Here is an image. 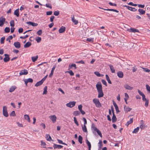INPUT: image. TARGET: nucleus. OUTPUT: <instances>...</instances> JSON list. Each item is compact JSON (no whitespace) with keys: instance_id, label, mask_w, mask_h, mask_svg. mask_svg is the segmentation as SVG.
<instances>
[{"instance_id":"nucleus-32","label":"nucleus","mask_w":150,"mask_h":150,"mask_svg":"<svg viewBox=\"0 0 150 150\" xmlns=\"http://www.w3.org/2000/svg\"><path fill=\"white\" fill-rule=\"evenodd\" d=\"M19 9H17L15 10L14 12V14L16 15L18 17L19 16Z\"/></svg>"},{"instance_id":"nucleus-8","label":"nucleus","mask_w":150,"mask_h":150,"mask_svg":"<svg viewBox=\"0 0 150 150\" xmlns=\"http://www.w3.org/2000/svg\"><path fill=\"white\" fill-rule=\"evenodd\" d=\"M28 74V72L27 71L26 69H24L21 70L20 73L19 74L20 75H27Z\"/></svg>"},{"instance_id":"nucleus-53","label":"nucleus","mask_w":150,"mask_h":150,"mask_svg":"<svg viewBox=\"0 0 150 150\" xmlns=\"http://www.w3.org/2000/svg\"><path fill=\"white\" fill-rule=\"evenodd\" d=\"M59 14V12L58 11H55L54 12V14L55 16H58Z\"/></svg>"},{"instance_id":"nucleus-21","label":"nucleus","mask_w":150,"mask_h":150,"mask_svg":"<svg viewBox=\"0 0 150 150\" xmlns=\"http://www.w3.org/2000/svg\"><path fill=\"white\" fill-rule=\"evenodd\" d=\"M141 121L142 123H141V125H140V128L141 129H143L145 128V126L144 123L143 122V121L142 120Z\"/></svg>"},{"instance_id":"nucleus-55","label":"nucleus","mask_w":150,"mask_h":150,"mask_svg":"<svg viewBox=\"0 0 150 150\" xmlns=\"http://www.w3.org/2000/svg\"><path fill=\"white\" fill-rule=\"evenodd\" d=\"M96 132L100 136L102 137V135L101 133V132L99 131L98 129L96 131Z\"/></svg>"},{"instance_id":"nucleus-61","label":"nucleus","mask_w":150,"mask_h":150,"mask_svg":"<svg viewBox=\"0 0 150 150\" xmlns=\"http://www.w3.org/2000/svg\"><path fill=\"white\" fill-rule=\"evenodd\" d=\"M102 83L103 84L105 85L106 86H107V83H106V81H105V80L104 79H102Z\"/></svg>"},{"instance_id":"nucleus-16","label":"nucleus","mask_w":150,"mask_h":150,"mask_svg":"<svg viewBox=\"0 0 150 150\" xmlns=\"http://www.w3.org/2000/svg\"><path fill=\"white\" fill-rule=\"evenodd\" d=\"M27 23L29 25H31L33 26H36L38 25V24L37 23H33L31 21H29L27 22Z\"/></svg>"},{"instance_id":"nucleus-34","label":"nucleus","mask_w":150,"mask_h":150,"mask_svg":"<svg viewBox=\"0 0 150 150\" xmlns=\"http://www.w3.org/2000/svg\"><path fill=\"white\" fill-rule=\"evenodd\" d=\"M43 82L41 80L38 82H37L35 84V86H38L41 85L42 83Z\"/></svg>"},{"instance_id":"nucleus-42","label":"nucleus","mask_w":150,"mask_h":150,"mask_svg":"<svg viewBox=\"0 0 150 150\" xmlns=\"http://www.w3.org/2000/svg\"><path fill=\"white\" fill-rule=\"evenodd\" d=\"M13 37L12 35L9 36L8 38L6 39V40L7 41H8L9 42H11L10 40L13 39Z\"/></svg>"},{"instance_id":"nucleus-6","label":"nucleus","mask_w":150,"mask_h":150,"mask_svg":"<svg viewBox=\"0 0 150 150\" xmlns=\"http://www.w3.org/2000/svg\"><path fill=\"white\" fill-rule=\"evenodd\" d=\"M124 87L126 89L129 90H131L133 89V87L130 86L127 84H125L124 85Z\"/></svg>"},{"instance_id":"nucleus-15","label":"nucleus","mask_w":150,"mask_h":150,"mask_svg":"<svg viewBox=\"0 0 150 150\" xmlns=\"http://www.w3.org/2000/svg\"><path fill=\"white\" fill-rule=\"evenodd\" d=\"M53 147L54 149L57 148H58V149H60L63 147V146L61 145H57L54 144L53 145Z\"/></svg>"},{"instance_id":"nucleus-30","label":"nucleus","mask_w":150,"mask_h":150,"mask_svg":"<svg viewBox=\"0 0 150 150\" xmlns=\"http://www.w3.org/2000/svg\"><path fill=\"white\" fill-rule=\"evenodd\" d=\"M130 30V32H132L134 33L139 32V31L138 30L135 29L134 28H131Z\"/></svg>"},{"instance_id":"nucleus-19","label":"nucleus","mask_w":150,"mask_h":150,"mask_svg":"<svg viewBox=\"0 0 150 150\" xmlns=\"http://www.w3.org/2000/svg\"><path fill=\"white\" fill-rule=\"evenodd\" d=\"M100 8H101L100 7ZM101 9H103L104 10L113 11L114 12H115L116 13H118L119 12L117 10H115V9H104V8H101Z\"/></svg>"},{"instance_id":"nucleus-5","label":"nucleus","mask_w":150,"mask_h":150,"mask_svg":"<svg viewBox=\"0 0 150 150\" xmlns=\"http://www.w3.org/2000/svg\"><path fill=\"white\" fill-rule=\"evenodd\" d=\"M123 6L124 7H126L128 10L132 11L135 12L137 11V9L134 8H132L130 6L126 5H124Z\"/></svg>"},{"instance_id":"nucleus-40","label":"nucleus","mask_w":150,"mask_h":150,"mask_svg":"<svg viewBox=\"0 0 150 150\" xmlns=\"http://www.w3.org/2000/svg\"><path fill=\"white\" fill-rule=\"evenodd\" d=\"M82 139H83L82 137L80 135L78 137V141L81 144L82 143Z\"/></svg>"},{"instance_id":"nucleus-64","label":"nucleus","mask_w":150,"mask_h":150,"mask_svg":"<svg viewBox=\"0 0 150 150\" xmlns=\"http://www.w3.org/2000/svg\"><path fill=\"white\" fill-rule=\"evenodd\" d=\"M23 29L22 28H20L19 29L18 31L19 33H21L23 32Z\"/></svg>"},{"instance_id":"nucleus-63","label":"nucleus","mask_w":150,"mask_h":150,"mask_svg":"<svg viewBox=\"0 0 150 150\" xmlns=\"http://www.w3.org/2000/svg\"><path fill=\"white\" fill-rule=\"evenodd\" d=\"M138 92L139 93V94L140 95L142 96H143V95H144V93H143L142 92L139 90H138Z\"/></svg>"},{"instance_id":"nucleus-37","label":"nucleus","mask_w":150,"mask_h":150,"mask_svg":"<svg viewBox=\"0 0 150 150\" xmlns=\"http://www.w3.org/2000/svg\"><path fill=\"white\" fill-rule=\"evenodd\" d=\"M139 127H137V128L135 129L134 130L132 131V132L133 133H137L139 131Z\"/></svg>"},{"instance_id":"nucleus-10","label":"nucleus","mask_w":150,"mask_h":150,"mask_svg":"<svg viewBox=\"0 0 150 150\" xmlns=\"http://www.w3.org/2000/svg\"><path fill=\"white\" fill-rule=\"evenodd\" d=\"M14 45L16 48L17 49L21 47L20 43L18 42H15L14 43Z\"/></svg>"},{"instance_id":"nucleus-51","label":"nucleus","mask_w":150,"mask_h":150,"mask_svg":"<svg viewBox=\"0 0 150 150\" xmlns=\"http://www.w3.org/2000/svg\"><path fill=\"white\" fill-rule=\"evenodd\" d=\"M42 33V31L41 30H39L37 32V34L39 35H41Z\"/></svg>"},{"instance_id":"nucleus-58","label":"nucleus","mask_w":150,"mask_h":150,"mask_svg":"<svg viewBox=\"0 0 150 150\" xmlns=\"http://www.w3.org/2000/svg\"><path fill=\"white\" fill-rule=\"evenodd\" d=\"M67 72L71 76H73L74 74V73L71 70H70L69 71H68Z\"/></svg>"},{"instance_id":"nucleus-7","label":"nucleus","mask_w":150,"mask_h":150,"mask_svg":"<svg viewBox=\"0 0 150 150\" xmlns=\"http://www.w3.org/2000/svg\"><path fill=\"white\" fill-rule=\"evenodd\" d=\"M49 117L50 120L52 121L53 123L55 122L56 121L57 117L55 115H53L50 116Z\"/></svg>"},{"instance_id":"nucleus-44","label":"nucleus","mask_w":150,"mask_h":150,"mask_svg":"<svg viewBox=\"0 0 150 150\" xmlns=\"http://www.w3.org/2000/svg\"><path fill=\"white\" fill-rule=\"evenodd\" d=\"M74 121L75 123L77 126H78L79 125V123L76 120V118L75 117H74Z\"/></svg>"},{"instance_id":"nucleus-38","label":"nucleus","mask_w":150,"mask_h":150,"mask_svg":"<svg viewBox=\"0 0 150 150\" xmlns=\"http://www.w3.org/2000/svg\"><path fill=\"white\" fill-rule=\"evenodd\" d=\"M46 138L47 140L50 141L52 140L51 137L49 134H46Z\"/></svg>"},{"instance_id":"nucleus-14","label":"nucleus","mask_w":150,"mask_h":150,"mask_svg":"<svg viewBox=\"0 0 150 150\" xmlns=\"http://www.w3.org/2000/svg\"><path fill=\"white\" fill-rule=\"evenodd\" d=\"M56 67V65H54V66L52 68V70L51 71V73L49 75V77H51L53 75L54 70L55 69Z\"/></svg>"},{"instance_id":"nucleus-24","label":"nucleus","mask_w":150,"mask_h":150,"mask_svg":"<svg viewBox=\"0 0 150 150\" xmlns=\"http://www.w3.org/2000/svg\"><path fill=\"white\" fill-rule=\"evenodd\" d=\"M98 97L99 98H100L103 97L104 96V94L103 92V91H101L98 92Z\"/></svg>"},{"instance_id":"nucleus-39","label":"nucleus","mask_w":150,"mask_h":150,"mask_svg":"<svg viewBox=\"0 0 150 150\" xmlns=\"http://www.w3.org/2000/svg\"><path fill=\"white\" fill-rule=\"evenodd\" d=\"M80 114V112L79 111H74L73 112V115L75 116H77Z\"/></svg>"},{"instance_id":"nucleus-49","label":"nucleus","mask_w":150,"mask_h":150,"mask_svg":"<svg viewBox=\"0 0 150 150\" xmlns=\"http://www.w3.org/2000/svg\"><path fill=\"white\" fill-rule=\"evenodd\" d=\"M5 39L4 37H2L1 39V44H4V41Z\"/></svg>"},{"instance_id":"nucleus-25","label":"nucleus","mask_w":150,"mask_h":150,"mask_svg":"<svg viewBox=\"0 0 150 150\" xmlns=\"http://www.w3.org/2000/svg\"><path fill=\"white\" fill-rule=\"evenodd\" d=\"M133 118H131L130 120L128 121L127 123L125 124V125L128 127L129 125L130 124H131L133 122Z\"/></svg>"},{"instance_id":"nucleus-29","label":"nucleus","mask_w":150,"mask_h":150,"mask_svg":"<svg viewBox=\"0 0 150 150\" xmlns=\"http://www.w3.org/2000/svg\"><path fill=\"white\" fill-rule=\"evenodd\" d=\"M24 117L25 119L28 120V122H30V117L28 115H24Z\"/></svg>"},{"instance_id":"nucleus-59","label":"nucleus","mask_w":150,"mask_h":150,"mask_svg":"<svg viewBox=\"0 0 150 150\" xmlns=\"http://www.w3.org/2000/svg\"><path fill=\"white\" fill-rule=\"evenodd\" d=\"M145 106L146 107H147L148 106V104H149V100H147L145 101Z\"/></svg>"},{"instance_id":"nucleus-31","label":"nucleus","mask_w":150,"mask_h":150,"mask_svg":"<svg viewBox=\"0 0 150 150\" xmlns=\"http://www.w3.org/2000/svg\"><path fill=\"white\" fill-rule=\"evenodd\" d=\"M38 58V55H37L35 57H31V59L32 62H35L37 60Z\"/></svg>"},{"instance_id":"nucleus-4","label":"nucleus","mask_w":150,"mask_h":150,"mask_svg":"<svg viewBox=\"0 0 150 150\" xmlns=\"http://www.w3.org/2000/svg\"><path fill=\"white\" fill-rule=\"evenodd\" d=\"M98 92L102 91V86L100 83H98L96 85Z\"/></svg>"},{"instance_id":"nucleus-12","label":"nucleus","mask_w":150,"mask_h":150,"mask_svg":"<svg viewBox=\"0 0 150 150\" xmlns=\"http://www.w3.org/2000/svg\"><path fill=\"white\" fill-rule=\"evenodd\" d=\"M5 21V19L4 18L1 17L0 18V26H2L4 23Z\"/></svg>"},{"instance_id":"nucleus-20","label":"nucleus","mask_w":150,"mask_h":150,"mask_svg":"<svg viewBox=\"0 0 150 150\" xmlns=\"http://www.w3.org/2000/svg\"><path fill=\"white\" fill-rule=\"evenodd\" d=\"M17 87L16 86H11L9 90V91L10 92H12L13 91L15 90V89Z\"/></svg>"},{"instance_id":"nucleus-9","label":"nucleus","mask_w":150,"mask_h":150,"mask_svg":"<svg viewBox=\"0 0 150 150\" xmlns=\"http://www.w3.org/2000/svg\"><path fill=\"white\" fill-rule=\"evenodd\" d=\"M24 81L25 82V84L27 85V83L28 82L32 83L33 81V80L31 78H29L28 79H25L24 80Z\"/></svg>"},{"instance_id":"nucleus-62","label":"nucleus","mask_w":150,"mask_h":150,"mask_svg":"<svg viewBox=\"0 0 150 150\" xmlns=\"http://www.w3.org/2000/svg\"><path fill=\"white\" fill-rule=\"evenodd\" d=\"M52 13V11H47L46 12V14L47 15H51Z\"/></svg>"},{"instance_id":"nucleus-45","label":"nucleus","mask_w":150,"mask_h":150,"mask_svg":"<svg viewBox=\"0 0 150 150\" xmlns=\"http://www.w3.org/2000/svg\"><path fill=\"white\" fill-rule=\"evenodd\" d=\"M91 128L95 131L96 132L98 130V129L95 126V125L93 124L91 126Z\"/></svg>"},{"instance_id":"nucleus-41","label":"nucleus","mask_w":150,"mask_h":150,"mask_svg":"<svg viewBox=\"0 0 150 150\" xmlns=\"http://www.w3.org/2000/svg\"><path fill=\"white\" fill-rule=\"evenodd\" d=\"M82 129L83 131L86 132H87V129L86 125H84L82 127Z\"/></svg>"},{"instance_id":"nucleus-43","label":"nucleus","mask_w":150,"mask_h":150,"mask_svg":"<svg viewBox=\"0 0 150 150\" xmlns=\"http://www.w3.org/2000/svg\"><path fill=\"white\" fill-rule=\"evenodd\" d=\"M10 29L9 27H6L4 29V31L6 33H8L10 32Z\"/></svg>"},{"instance_id":"nucleus-22","label":"nucleus","mask_w":150,"mask_h":150,"mask_svg":"<svg viewBox=\"0 0 150 150\" xmlns=\"http://www.w3.org/2000/svg\"><path fill=\"white\" fill-rule=\"evenodd\" d=\"M113 105L115 108L116 112L117 113L119 112L120 111L119 110L118 107L116 103H115V102H114L113 103Z\"/></svg>"},{"instance_id":"nucleus-48","label":"nucleus","mask_w":150,"mask_h":150,"mask_svg":"<svg viewBox=\"0 0 150 150\" xmlns=\"http://www.w3.org/2000/svg\"><path fill=\"white\" fill-rule=\"evenodd\" d=\"M41 40V38L40 37H37L36 38V40L38 42H40Z\"/></svg>"},{"instance_id":"nucleus-1","label":"nucleus","mask_w":150,"mask_h":150,"mask_svg":"<svg viewBox=\"0 0 150 150\" xmlns=\"http://www.w3.org/2000/svg\"><path fill=\"white\" fill-rule=\"evenodd\" d=\"M93 101V103L95 104L96 107L100 108L101 107V104L98 99H94Z\"/></svg>"},{"instance_id":"nucleus-47","label":"nucleus","mask_w":150,"mask_h":150,"mask_svg":"<svg viewBox=\"0 0 150 150\" xmlns=\"http://www.w3.org/2000/svg\"><path fill=\"white\" fill-rule=\"evenodd\" d=\"M93 38H87L86 39V41H88L89 42H93Z\"/></svg>"},{"instance_id":"nucleus-50","label":"nucleus","mask_w":150,"mask_h":150,"mask_svg":"<svg viewBox=\"0 0 150 150\" xmlns=\"http://www.w3.org/2000/svg\"><path fill=\"white\" fill-rule=\"evenodd\" d=\"M144 70V71L146 72H149L150 71V70L148 69L147 68L142 67Z\"/></svg>"},{"instance_id":"nucleus-28","label":"nucleus","mask_w":150,"mask_h":150,"mask_svg":"<svg viewBox=\"0 0 150 150\" xmlns=\"http://www.w3.org/2000/svg\"><path fill=\"white\" fill-rule=\"evenodd\" d=\"M138 11L139 12L140 14H144L145 13V11L142 9H139Z\"/></svg>"},{"instance_id":"nucleus-3","label":"nucleus","mask_w":150,"mask_h":150,"mask_svg":"<svg viewBox=\"0 0 150 150\" xmlns=\"http://www.w3.org/2000/svg\"><path fill=\"white\" fill-rule=\"evenodd\" d=\"M3 114L4 116L7 117L8 116V114L7 111V108L5 106H4L3 109Z\"/></svg>"},{"instance_id":"nucleus-36","label":"nucleus","mask_w":150,"mask_h":150,"mask_svg":"<svg viewBox=\"0 0 150 150\" xmlns=\"http://www.w3.org/2000/svg\"><path fill=\"white\" fill-rule=\"evenodd\" d=\"M105 76H106V79L107 80V81L108 83H110V84H111L112 82H111V81H110V79L109 77V76H108V75L107 74H106L105 75Z\"/></svg>"},{"instance_id":"nucleus-11","label":"nucleus","mask_w":150,"mask_h":150,"mask_svg":"<svg viewBox=\"0 0 150 150\" xmlns=\"http://www.w3.org/2000/svg\"><path fill=\"white\" fill-rule=\"evenodd\" d=\"M4 56L5 57L4 59V61L5 62H7L10 60V58L9 57L8 54H5Z\"/></svg>"},{"instance_id":"nucleus-27","label":"nucleus","mask_w":150,"mask_h":150,"mask_svg":"<svg viewBox=\"0 0 150 150\" xmlns=\"http://www.w3.org/2000/svg\"><path fill=\"white\" fill-rule=\"evenodd\" d=\"M71 20L74 23V24L75 25H77L78 23V21L75 20L74 19V16L73 17L71 18Z\"/></svg>"},{"instance_id":"nucleus-33","label":"nucleus","mask_w":150,"mask_h":150,"mask_svg":"<svg viewBox=\"0 0 150 150\" xmlns=\"http://www.w3.org/2000/svg\"><path fill=\"white\" fill-rule=\"evenodd\" d=\"M109 66L110 67V69L111 71V72L112 73H114L115 72V70L113 66L111 65H110Z\"/></svg>"},{"instance_id":"nucleus-57","label":"nucleus","mask_w":150,"mask_h":150,"mask_svg":"<svg viewBox=\"0 0 150 150\" xmlns=\"http://www.w3.org/2000/svg\"><path fill=\"white\" fill-rule=\"evenodd\" d=\"M146 89L147 91L150 92V86L148 84L146 85Z\"/></svg>"},{"instance_id":"nucleus-52","label":"nucleus","mask_w":150,"mask_h":150,"mask_svg":"<svg viewBox=\"0 0 150 150\" xmlns=\"http://www.w3.org/2000/svg\"><path fill=\"white\" fill-rule=\"evenodd\" d=\"M10 25L12 27H14V21H11L10 22Z\"/></svg>"},{"instance_id":"nucleus-17","label":"nucleus","mask_w":150,"mask_h":150,"mask_svg":"<svg viewBox=\"0 0 150 150\" xmlns=\"http://www.w3.org/2000/svg\"><path fill=\"white\" fill-rule=\"evenodd\" d=\"M132 109L131 108H129V107H127L125 106L124 107V110L125 112L127 113L128 112L130 111H131L132 110Z\"/></svg>"},{"instance_id":"nucleus-56","label":"nucleus","mask_w":150,"mask_h":150,"mask_svg":"<svg viewBox=\"0 0 150 150\" xmlns=\"http://www.w3.org/2000/svg\"><path fill=\"white\" fill-rule=\"evenodd\" d=\"M10 116H15L16 115L15 112L14 111H12L10 114Z\"/></svg>"},{"instance_id":"nucleus-23","label":"nucleus","mask_w":150,"mask_h":150,"mask_svg":"<svg viewBox=\"0 0 150 150\" xmlns=\"http://www.w3.org/2000/svg\"><path fill=\"white\" fill-rule=\"evenodd\" d=\"M113 116L112 117V122L113 123L115 122L117 120L116 117L114 113L112 114Z\"/></svg>"},{"instance_id":"nucleus-2","label":"nucleus","mask_w":150,"mask_h":150,"mask_svg":"<svg viewBox=\"0 0 150 150\" xmlns=\"http://www.w3.org/2000/svg\"><path fill=\"white\" fill-rule=\"evenodd\" d=\"M76 103V102L75 101H71L67 103L66 105L67 107L71 108L74 107Z\"/></svg>"},{"instance_id":"nucleus-54","label":"nucleus","mask_w":150,"mask_h":150,"mask_svg":"<svg viewBox=\"0 0 150 150\" xmlns=\"http://www.w3.org/2000/svg\"><path fill=\"white\" fill-rule=\"evenodd\" d=\"M47 87L46 86H45L44 88V90L43 92V94H46L47 93Z\"/></svg>"},{"instance_id":"nucleus-60","label":"nucleus","mask_w":150,"mask_h":150,"mask_svg":"<svg viewBox=\"0 0 150 150\" xmlns=\"http://www.w3.org/2000/svg\"><path fill=\"white\" fill-rule=\"evenodd\" d=\"M94 74L98 76H100V74L98 71H96L94 72Z\"/></svg>"},{"instance_id":"nucleus-46","label":"nucleus","mask_w":150,"mask_h":150,"mask_svg":"<svg viewBox=\"0 0 150 150\" xmlns=\"http://www.w3.org/2000/svg\"><path fill=\"white\" fill-rule=\"evenodd\" d=\"M86 143L88 146V148H91V143L87 139L86 140Z\"/></svg>"},{"instance_id":"nucleus-26","label":"nucleus","mask_w":150,"mask_h":150,"mask_svg":"<svg viewBox=\"0 0 150 150\" xmlns=\"http://www.w3.org/2000/svg\"><path fill=\"white\" fill-rule=\"evenodd\" d=\"M31 45V43L30 42H27L24 45V47L25 48H28Z\"/></svg>"},{"instance_id":"nucleus-13","label":"nucleus","mask_w":150,"mask_h":150,"mask_svg":"<svg viewBox=\"0 0 150 150\" xmlns=\"http://www.w3.org/2000/svg\"><path fill=\"white\" fill-rule=\"evenodd\" d=\"M65 27L64 26H62L59 30V33H62L65 32Z\"/></svg>"},{"instance_id":"nucleus-35","label":"nucleus","mask_w":150,"mask_h":150,"mask_svg":"<svg viewBox=\"0 0 150 150\" xmlns=\"http://www.w3.org/2000/svg\"><path fill=\"white\" fill-rule=\"evenodd\" d=\"M98 144L99 148L101 149V147L103 146V143L102 141L101 140H100Z\"/></svg>"},{"instance_id":"nucleus-18","label":"nucleus","mask_w":150,"mask_h":150,"mask_svg":"<svg viewBox=\"0 0 150 150\" xmlns=\"http://www.w3.org/2000/svg\"><path fill=\"white\" fill-rule=\"evenodd\" d=\"M117 76L120 78H122L123 76V73L121 71H119L117 72Z\"/></svg>"}]
</instances>
